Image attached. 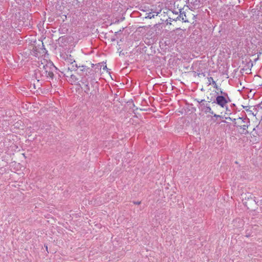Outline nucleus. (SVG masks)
Segmentation results:
<instances>
[{"instance_id": "obj_1", "label": "nucleus", "mask_w": 262, "mask_h": 262, "mask_svg": "<svg viewBox=\"0 0 262 262\" xmlns=\"http://www.w3.org/2000/svg\"><path fill=\"white\" fill-rule=\"evenodd\" d=\"M78 68H80V71L83 72H85L80 80L81 83L82 84L85 85V91H89L90 88L88 85V81H90L91 84V87L93 90L98 87V83L97 81H95L94 79L93 72L92 71V69L88 68L85 66H78Z\"/></svg>"}, {"instance_id": "obj_2", "label": "nucleus", "mask_w": 262, "mask_h": 262, "mask_svg": "<svg viewBox=\"0 0 262 262\" xmlns=\"http://www.w3.org/2000/svg\"><path fill=\"white\" fill-rule=\"evenodd\" d=\"M38 73L40 74L42 80L47 81L53 80L54 77V72L57 69L52 63H47L42 66V68L39 67Z\"/></svg>"}, {"instance_id": "obj_3", "label": "nucleus", "mask_w": 262, "mask_h": 262, "mask_svg": "<svg viewBox=\"0 0 262 262\" xmlns=\"http://www.w3.org/2000/svg\"><path fill=\"white\" fill-rule=\"evenodd\" d=\"M216 98L212 101V103H215L220 107L225 108L226 101L225 98V92H223L222 89H220V91L216 92Z\"/></svg>"}, {"instance_id": "obj_4", "label": "nucleus", "mask_w": 262, "mask_h": 262, "mask_svg": "<svg viewBox=\"0 0 262 262\" xmlns=\"http://www.w3.org/2000/svg\"><path fill=\"white\" fill-rule=\"evenodd\" d=\"M195 101H196L198 103L197 105L200 111L204 112L205 114L210 113L213 114V111L211 110L209 104L206 103V101L204 99H201V100L195 99Z\"/></svg>"}, {"instance_id": "obj_5", "label": "nucleus", "mask_w": 262, "mask_h": 262, "mask_svg": "<svg viewBox=\"0 0 262 262\" xmlns=\"http://www.w3.org/2000/svg\"><path fill=\"white\" fill-rule=\"evenodd\" d=\"M69 63H68L67 67L64 68L62 72L64 76L67 77H69V75H70L72 71H76L78 68L77 64L74 59H70V60H69Z\"/></svg>"}, {"instance_id": "obj_6", "label": "nucleus", "mask_w": 262, "mask_h": 262, "mask_svg": "<svg viewBox=\"0 0 262 262\" xmlns=\"http://www.w3.org/2000/svg\"><path fill=\"white\" fill-rule=\"evenodd\" d=\"M187 7L191 11L198 9L201 7V0H187Z\"/></svg>"}, {"instance_id": "obj_7", "label": "nucleus", "mask_w": 262, "mask_h": 262, "mask_svg": "<svg viewBox=\"0 0 262 262\" xmlns=\"http://www.w3.org/2000/svg\"><path fill=\"white\" fill-rule=\"evenodd\" d=\"M238 119L242 120V122L244 123L243 125L239 126L240 128L243 129L242 133L244 134H248L247 128L250 125V120L248 118L243 119V118L241 117H239Z\"/></svg>"}, {"instance_id": "obj_8", "label": "nucleus", "mask_w": 262, "mask_h": 262, "mask_svg": "<svg viewBox=\"0 0 262 262\" xmlns=\"http://www.w3.org/2000/svg\"><path fill=\"white\" fill-rule=\"evenodd\" d=\"M92 67L93 68V69H92V71L93 72L94 81H97L96 76H97V73L99 74L101 72V68H102L101 63H99L96 64H92Z\"/></svg>"}, {"instance_id": "obj_9", "label": "nucleus", "mask_w": 262, "mask_h": 262, "mask_svg": "<svg viewBox=\"0 0 262 262\" xmlns=\"http://www.w3.org/2000/svg\"><path fill=\"white\" fill-rule=\"evenodd\" d=\"M88 85L89 86V87L90 88V90H89V91H86V92L85 91V85L84 84H82L83 85V89H84V92L87 93V94H89L90 93L91 94L94 95L96 93V90L98 89V87L96 88L95 89L93 90V89L92 88V87H91V84L90 81H89V80H88Z\"/></svg>"}, {"instance_id": "obj_10", "label": "nucleus", "mask_w": 262, "mask_h": 262, "mask_svg": "<svg viewBox=\"0 0 262 262\" xmlns=\"http://www.w3.org/2000/svg\"><path fill=\"white\" fill-rule=\"evenodd\" d=\"M208 84L209 85L212 83L213 85V87L215 89H216L218 91H220V89H221L217 86L215 81L213 80L212 77H208Z\"/></svg>"}, {"instance_id": "obj_11", "label": "nucleus", "mask_w": 262, "mask_h": 262, "mask_svg": "<svg viewBox=\"0 0 262 262\" xmlns=\"http://www.w3.org/2000/svg\"><path fill=\"white\" fill-rule=\"evenodd\" d=\"M60 57L65 60V61L69 63V60H70V59H74L72 58V56L71 55H69L66 53H62L60 55Z\"/></svg>"}, {"instance_id": "obj_12", "label": "nucleus", "mask_w": 262, "mask_h": 262, "mask_svg": "<svg viewBox=\"0 0 262 262\" xmlns=\"http://www.w3.org/2000/svg\"><path fill=\"white\" fill-rule=\"evenodd\" d=\"M183 9H184V8H180V9H179V12H180L179 18H180V19H181L183 21H184L186 22V21H187V20H185V19H184V16H186V15H185V12L184 11H183Z\"/></svg>"}, {"instance_id": "obj_13", "label": "nucleus", "mask_w": 262, "mask_h": 262, "mask_svg": "<svg viewBox=\"0 0 262 262\" xmlns=\"http://www.w3.org/2000/svg\"><path fill=\"white\" fill-rule=\"evenodd\" d=\"M245 62H246V66L244 67V69L245 68L246 70H247V69H249L252 67L253 63L250 59H249L248 61L247 59H246Z\"/></svg>"}, {"instance_id": "obj_14", "label": "nucleus", "mask_w": 262, "mask_h": 262, "mask_svg": "<svg viewBox=\"0 0 262 262\" xmlns=\"http://www.w3.org/2000/svg\"><path fill=\"white\" fill-rule=\"evenodd\" d=\"M69 77H70V81L71 82H75L77 81L78 79L76 77V76L73 74H72L71 73L69 75Z\"/></svg>"}, {"instance_id": "obj_15", "label": "nucleus", "mask_w": 262, "mask_h": 262, "mask_svg": "<svg viewBox=\"0 0 262 262\" xmlns=\"http://www.w3.org/2000/svg\"><path fill=\"white\" fill-rule=\"evenodd\" d=\"M225 99L226 101V105L229 102H230L231 101V99L230 98L228 93L225 92Z\"/></svg>"}, {"instance_id": "obj_16", "label": "nucleus", "mask_w": 262, "mask_h": 262, "mask_svg": "<svg viewBox=\"0 0 262 262\" xmlns=\"http://www.w3.org/2000/svg\"><path fill=\"white\" fill-rule=\"evenodd\" d=\"M158 13H159L158 12H156V14H153L152 13L150 12V13H148V15L146 17L148 18H154L155 16L158 15Z\"/></svg>"}, {"instance_id": "obj_17", "label": "nucleus", "mask_w": 262, "mask_h": 262, "mask_svg": "<svg viewBox=\"0 0 262 262\" xmlns=\"http://www.w3.org/2000/svg\"><path fill=\"white\" fill-rule=\"evenodd\" d=\"M213 117H215V118H222V116L221 115H216L215 114H214L213 113Z\"/></svg>"}, {"instance_id": "obj_18", "label": "nucleus", "mask_w": 262, "mask_h": 262, "mask_svg": "<svg viewBox=\"0 0 262 262\" xmlns=\"http://www.w3.org/2000/svg\"><path fill=\"white\" fill-rule=\"evenodd\" d=\"M257 106L258 107H260V108H262V101L259 104H258Z\"/></svg>"}, {"instance_id": "obj_19", "label": "nucleus", "mask_w": 262, "mask_h": 262, "mask_svg": "<svg viewBox=\"0 0 262 262\" xmlns=\"http://www.w3.org/2000/svg\"><path fill=\"white\" fill-rule=\"evenodd\" d=\"M225 107L226 108V111L230 112V110L229 109V108L226 105Z\"/></svg>"}, {"instance_id": "obj_20", "label": "nucleus", "mask_w": 262, "mask_h": 262, "mask_svg": "<svg viewBox=\"0 0 262 262\" xmlns=\"http://www.w3.org/2000/svg\"><path fill=\"white\" fill-rule=\"evenodd\" d=\"M140 203H141L140 202H134V203L135 204H137V205H139V204H140Z\"/></svg>"}, {"instance_id": "obj_21", "label": "nucleus", "mask_w": 262, "mask_h": 262, "mask_svg": "<svg viewBox=\"0 0 262 262\" xmlns=\"http://www.w3.org/2000/svg\"><path fill=\"white\" fill-rule=\"evenodd\" d=\"M63 37H59V38L58 39V40L59 41H60V40H63Z\"/></svg>"}, {"instance_id": "obj_22", "label": "nucleus", "mask_w": 262, "mask_h": 262, "mask_svg": "<svg viewBox=\"0 0 262 262\" xmlns=\"http://www.w3.org/2000/svg\"><path fill=\"white\" fill-rule=\"evenodd\" d=\"M124 29V28H122V29H120L119 31H118L117 32H116V33H119V32H121L122 31H123V30Z\"/></svg>"}, {"instance_id": "obj_23", "label": "nucleus", "mask_w": 262, "mask_h": 262, "mask_svg": "<svg viewBox=\"0 0 262 262\" xmlns=\"http://www.w3.org/2000/svg\"><path fill=\"white\" fill-rule=\"evenodd\" d=\"M226 119H229L230 120H232V121H235V119H233V120H232L231 118L229 117V118H226Z\"/></svg>"}, {"instance_id": "obj_24", "label": "nucleus", "mask_w": 262, "mask_h": 262, "mask_svg": "<svg viewBox=\"0 0 262 262\" xmlns=\"http://www.w3.org/2000/svg\"><path fill=\"white\" fill-rule=\"evenodd\" d=\"M235 104L233 103L231 105V107H235Z\"/></svg>"}, {"instance_id": "obj_25", "label": "nucleus", "mask_w": 262, "mask_h": 262, "mask_svg": "<svg viewBox=\"0 0 262 262\" xmlns=\"http://www.w3.org/2000/svg\"><path fill=\"white\" fill-rule=\"evenodd\" d=\"M103 69H104V70L107 69L106 66H105L103 67Z\"/></svg>"}, {"instance_id": "obj_26", "label": "nucleus", "mask_w": 262, "mask_h": 262, "mask_svg": "<svg viewBox=\"0 0 262 262\" xmlns=\"http://www.w3.org/2000/svg\"><path fill=\"white\" fill-rule=\"evenodd\" d=\"M212 97L210 99V101H208L209 102H211V101L212 100Z\"/></svg>"}, {"instance_id": "obj_27", "label": "nucleus", "mask_w": 262, "mask_h": 262, "mask_svg": "<svg viewBox=\"0 0 262 262\" xmlns=\"http://www.w3.org/2000/svg\"><path fill=\"white\" fill-rule=\"evenodd\" d=\"M175 13L176 14H178V13L177 12H176V11L173 12V13Z\"/></svg>"}, {"instance_id": "obj_28", "label": "nucleus", "mask_w": 262, "mask_h": 262, "mask_svg": "<svg viewBox=\"0 0 262 262\" xmlns=\"http://www.w3.org/2000/svg\"><path fill=\"white\" fill-rule=\"evenodd\" d=\"M175 13L176 14H178V13L177 12H176V11L173 12V13Z\"/></svg>"}]
</instances>
